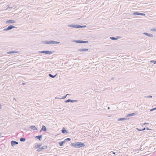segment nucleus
I'll return each mask as SVG.
<instances>
[{
  "mask_svg": "<svg viewBox=\"0 0 156 156\" xmlns=\"http://www.w3.org/2000/svg\"><path fill=\"white\" fill-rule=\"evenodd\" d=\"M71 145L75 148H80L85 146L84 144L83 143L79 142L72 143L71 144Z\"/></svg>",
  "mask_w": 156,
  "mask_h": 156,
  "instance_id": "f257e3e1",
  "label": "nucleus"
},
{
  "mask_svg": "<svg viewBox=\"0 0 156 156\" xmlns=\"http://www.w3.org/2000/svg\"><path fill=\"white\" fill-rule=\"evenodd\" d=\"M68 26L69 27H74L76 28H81L83 27H85L84 26H83L78 25H68Z\"/></svg>",
  "mask_w": 156,
  "mask_h": 156,
  "instance_id": "f03ea898",
  "label": "nucleus"
},
{
  "mask_svg": "<svg viewBox=\"0 0 156 156\" xmlns=\"http://www.w3.org/2000/svg\"><path fill=\"white\" fill-rule=\"evenodd\" d=\"M11 144L12 146L13 147L16 145L18 144V142L14 140H12L11 141Z\"/></svg>",
  "mask_w": 156,
  "mask_h": 156,
  "instance_id": "7ed1b4c3",
  "label": "nucleus"
},
{
  "mask_svg": "<svg viewBox=\"0 0 156 156\" xmlns=\"http://www.w3.org/2000/svg\"><path fill=\"white\" fill-rule=\"evenodd\" d=\"M47 146H44L38 149L37 151L38 152H40L42 150L45 149L47 148Z\"/></svg>",
  "mask_w": 156,
  "mask_h": 156,
  "instance_id": "20e7f679",
  "label": "nucleus"
},
{
  "mask_svg": "<svg viewBox=\"0 0 156 156\" xmlns=\"http://www.w3.org/2000/svg\"><path fill=\"white\" fill-rule=\"evenodd\" d=\"M16 23V21L15 20H9L6 21V23H9V24H12L13 23Z\"/></svg>",
  "mask_w": 156,
  "mask_h": 156,
  "instance_id": "39448f33",
  "label": "nucleus"
},
{
  "mask_svg": "<svg viewBox=\"0 0 156 156\" xmlns=\"http://www.w3.org/2000/svg\"><path fill=\"white\" fill-rule=\"evenodd\" d=\"M42 135H38L35 136V138L38 139L40 141H41L42 140Z\"/></svg>",
  "mask_w": 156,
  "mask_h": 156,
  "instance_id": "423d86ee",
  "label": "nucleus"
},
{
  "mask_svg": "<svg viewBox=\"0 0 156 156\" xmlns=\"http://www.w3.org/2000/svg\"><path fill=\"white\" fill-rule=\"evenodd\" d=\"M133 14L135 15H140L145 16V15L144 13H140L138 12H135L133 13Z\"/></svg>",
  "mask_w": 156,
  "mask_h": 156,
  "instance_id": "0eeeda50",
  "label": "nucleus"
},
{
  "mask_svg": "<svg viewBox=\"0 0 156 156\" xmlns=\"http://www.w3.org/2000/svg\"><path fill=\"white\" fill-rule=\"evenodd\" d=\"M30 128L33 130H37V128L34 126H32L30 127Z\"/></svg>",
  "mask_w": 156,
  "mask_h": 156,
  "instance_id": "6e6552de",
  "label": "nucleus"
},
{
  "mask_svg": "<svg viewBox=\"0 0 156 156\" xmlns=\"http://www.w3.org/2000/svg\"><path fill=\"white\" fill-rule=\"evenodd\" d=\"M47 131V129L46 127L44 126L43 125L42 126V128L40 130V131L41 132L42 131Z\"/></svg>",
  "mask_w": 156,
  "mask_h": 156,
  "instance_id": "1a4fd4ad",
  "label": "nucleus"
},
{
  "mask_svg": "<svg viewBox=\"0 0 156 156\" xmlns=\"http://www.w3.org/2000/svg\"><path fill=\"white\" fill-rule=\"evenodd\" d=\"M7 27L8 28V29L9 30H11L14 28H16L15 27L12 25H10L9 26Z\"/></svg>",
  "mask_w": 156,
  "mask_h": 156,
  "instance_id": "9d476101",
  "label": "nucleus"
},
{
  "mask_svg": "<svg viewBox=\"0 0 156 156\" xmlns=\"http://www.w3.org/2000/svg\"><path fill=\"white\" fill-rule=\"evenodd\" d=\"M42 145L41 144H38L35 146V148H39L40 147H41V146Z\"/></svg>",
  "mask_w": 156,
  "mask_h": 156,
  "instance_id": "9b49d317",
  "label": "nucleus"
},
{
  "mask_svg": "<svg viewBox=\"0 0 156 156\" xmlns=\"http://www.w3.org/2000/svg\"><path fill=\"white\" fill-rule=\"evenodd\" d=\"M75 42L78 43H85L88 42V41H74Z\"/></svg>",
  "mask_w": 156,
  "mask_h": 156,
  "instance_id": "f8f14e48",
  "label": "nucleus"
},
{
  "mask_svg": "<svg viewBox=\"0 0 156 156\" xmlns=\"http://www.w3.org/2000/svg\"><path fill=\"white\" fill-rule=\"evenodd\" d=\"M39 52L40 53H44L47 54H49V51H39Z\"/></svg>",
  "mask_w": 156,
  "mask_h": 156,
  "instance_id": "ddd939ff",
  "label": "nucleus"
},
{
  "mask_svg": "<svg viewBox=\"0 0 156 156\" xmlns=\"http://www.w3.org/2000/svg\"><path fill=\"white\" fill-rule=\"evenodd\" d=\"M18 52L17 51H10L9 52H7V53L8 54H12V53H18Z\"/></svg>",
  "mask_w": 156,
  "mask_h": 156,
  "instance_id": "4468645a",
  "label": "nucleus"
},
{
  "mask_svg": "<svg viewBox=\"0 0 156 156\" xmlns=\"http://www.w3.org/2000/svg\"><path fill=\"white\" fill-rule=\"evenodd\" d=\"M88 49H79L78 51H88Z\"/></svg>",
  "mask_w": 156,
  "mask_h": 156,
  "instance_id": "2eb2a0df",
  "label": "nucleus"
},
{
  "mask_svg": "<svg viewBox=\"0 0 156 156\" xmlns=\"http://www.w3.org/2000/svg\"><path fill=\"white\" fill-rule=\"evenodd\" d=\"M26 140V139L25 138L21 137L20 138V141L21 142H24Z\"/></svg>",
  "mask_w": 156,
  "mask_h": 156,
  "instance_id": "dca6fc26",
  "label": "nucleus"
},
{
  "mask_svg": "<svg viewBox=\"0 0 156 156\" xmlns=\"http://www.w3.org/2000/svg\"><path fill=\"white\" fill-rule=\"evenodd\" d=\"M62 132L63 133H66L67 131H66V130H65V129L64 128H62Z\"/></svg>",
  "mask_w": 156,
  "mask_h": 156,
  "instance_id": "f3484780",
  "label": "nucleus"
},
{
  "mask_svg": "<svg viewBox=\"0 0 156 156\" xmlns=\"http://www.w3.org/2000/svg\"><path fill=\"white\" fill-rule=\"evenodd\" d=\"M135 115V113H133L131 114H128L127 115V116H131Z\"/></svg>",
  "mask_w": 156,
  "mask_h": 156,
  "instance_id": "a211bd4d",
  "label": "nucleus"
},
{
  "mask_svg": "<svg viewBox=\"0 0 156 156\" xmlns=\"http://www.w3.org/2000/svg\"><path fill=\"white\" fill-rule=\"evenodd\" d=\"M144 34H145L146 35L148 36H149V37H150V36H152V34H148V33H144Z\"/></svg>",
  "mask_w": 156,
  "mask_h": 156,
  "instance_id": "6ab92c4d",
  "label": "nucleus"
},
{
  "mask_svg": "<svg viewBox=\"0 0 156 156\" xmlns=\"http://www.w3.org/2000/svg\"><path fill=\"white\" fill-rule=\"evenodd\" d=\"M65 143V141H62L59 143V144L60 146H62L63 145V144Z\"/></svg>",
  "mask_w": 156,
  "mask_h": 156,
  "instance_id": "aec40b11",
  "label": "nucleus"
},
{
  "mask_svg": "<svg viewBox=\"0 0 156 156\" xmlns=\"http://www.w3.org/2000/svg\"><path fill=\"white\" fill-rule=\"evenodd\" d=\"M51 43H59V42H55V41H50Z\"/></svg>",
  "mask_w": 156,
  "mask_h": 156,
  "instance_id": "412c9836",
  "label": "nucleus"
},
{
  "mask_svg": "<svg viewBox=\"0 0 156 156\" xmlns=\"http://www.w3.org/2000/svg\"><path fill=\"white\" fill-rule=\"evenodd\" d=\"M70 140H71V139L70 138H67L65 139L64 141L65 142V141H66L67 140L69 141Z\"/></svg>",
  "mask_w": 156,
  "mask_h": 156,
  "instance_id": "4be33fe9",
  "label": "nucleus"
},
{
  "mask_svg": "<svg viewBox=\"0 0 156 156\" xmlns=\"http://www.w3.org/2000/svg\"><path fill=\"white\" fill-rule=\"evenodd\" d=\"M137 129L139 131H142L145 130V128H144L143 129H140L138 128H137Z\"/></svg>",
  "mask_w": 156,
  "mask_h": 156,
  "instance_id": "5701e85b",
  "label": "nucleus"
},
{
  "mask_svg": "<svg viewBox=\"0 0 156 156\" xmlns=\"http://www.w3.org/2000/svg\"><path fill=\"white\" fill-rule=\"evenodd\" d=\"M126 118H120L118 120L120 121V120H126Z\"/></svg>",
  "mask_w": 156,
  "mask_h": 156,
  "instance_id": "b1692460",
  "label": "nucleus"
},
{
  "mask_svg": "<svg viewBox=\"0 0 156 156\" xmlns=\"http://www.w3.org/2000/svg\"><path fill=\"white\" fill-rule=\"evenodd\" d=\"M43 43H44V44H49V41H43L42 42Z\"/></svg>",
  "mask_w": 156,
  "mask_h": 156,
  "instance_id": "393cba45",
  "label": "nucleus"
},
{
  "mask_svg": "<svg viewBox=\"0 0 156 156\" xmlns=\"http://www.w3.org/2000/svg\"><path fill=\"white\" fill-rule=\"evenodd\" d=\"M56 74L54 76H53L52 75H51V74H49V76H50V77H52V78H54V77L55 76H56Z\"/></svg>",
  "mask_w": 156,
  "mask_h": 156,
  "instance_id": "a878e982",
  "label": "nucleus"
},
{
  "mask_svg": "<svg viewBox=\"0 0 156 156\" xmlns=\"http://www.w3.org/2000/svg\"><path fill=\"white\" fill-rule=\"evenodd\" d=\"M8 27H7V28H5L4 29V30H3L4 31H7V30H9L8 29Z\"/></svg>",
  "mask_w": 156,
  "mask_h": 156,
  "instance_id": "bb28decb",
  "label": "nucleus"
},
{
  "mask_svg": "<svg viewBox=\"0 0 156 156\" xmlns=\"http://www.w3.org/2000/svg\"><path fill=\"white\" fill-rule=\"evenodd\" d=\"M151 62H154V64L156 63V61H151Z\"/></svg>",
  "mask_w": 156,
  "mask_h": 156,
  "instance_id": "cd10ccee",
  "label": "nucleus"
},
{
  "mask_svg": "<svg viewBox=\"0 0 156 156\" xmlns=\"http://www.w3.org/2000/svg\"><path fill=\"white\" fill-rule=\"evenodd\" d=\"M155 109H156V107L155 108H153V109H151V111H153V110H155Z\"/></svg>",
  "mask_w": 156,
  "mask_h": 156,
  "instance_id": "c85d7f7f",
  "label": "nucleus"
},
{
  "mask_svg": "<svg viewBox=\"0 0 156 156\" xmlns=\"http://www.w3.org/2000/svg\"><path fill=\"white\" fill-rule=\"evenodd\" d=\"M111 38L113 40H115L116 38L114 37H111Z\"/></svg>",
  "mask_w": 156,
  "mask_h": 156,
  "instance_id": "c756f323",
  "label": "nucleus"
},
{
  "mask_svg": "<svg viewBox=\"0 0 156 156\" xmlns=\"http://www.w3.org/2000/svg\"><path fill=\"white\" fill-rule=\"evenodd\" d=\"M2 105L0 104V109H2Z\"/></svg>",
  "mask_w": 156,
  "mask_h": 156,
  "instance_id": "7c9ffc66",
  "label": "nucleus"
},
{
  "mask_svg": "<svg viewBox=\"0 0 156 156\" xmlns=\"http://www.w3.org/2000/svg\"><path fill=\"white\" fill-rule=\"evenodd\" d=\"M70 100H67V101H66V102H69V101H70Z\"/></svg>",
  "mask_w": 156,
  "mask_h": 156,
  "instance_id": "2f4dec72",
  "label": "nucleus"
},
{
  "mask_svg": "<svg viewBox=\"0 0 156 156\" xmlns=\"http://www.w3.org/2000/svg\"><path fill=\"white\" fill-rule=\"evenodd\" d=\"M22 84L23 85H25L26 84V83H22Z\"/></svg>",
  "mask_w": 156,
  "mask_h": 156,
  "instance_id": "473e14b6",
  "label": "nucleus"
},
{
  "mask_svg": "<svg viewBox=\"0 0 156 156\" xmlns=\"http://www.w3.org/2000/svg\"><path fill=\"white\" fill-rule=\"evenodd\" d=\"M148 98H151L152 97V96H149L148 97H147Z\"/></svg>",
  "mask_w": 156,
  "mask_h": 156,
  "instance_id": "72a5a7b5",
  "label": "nucleus"
},
{
  "mask_svg": "<svg viewBox=\"0 0 156 156\" xmlns=\"http://www.w3.org/2000/svg\"><path fill=\"white\" fill-rule=\"evenodd\" d=\"M112 152L113 154H115V153L114 152L112 151Z\"/></svg>",
  "mask_w": 156,
  "mask_h": 156,
  "instance_id": "f704fd0d",
  "label": "nucleus"
},
{
  "mask_svg": "<svg viewBox=\"0 0 156 156\" xmlns=\"http://www.w3.org/2000/svg\"><path fill=\"white\" fill-rule=\"evenodd\" d=\"M146 129H147V130H150V129L148 128H146Z\"/></svg>",
  "mask_w": 156,
  "mask_h": 156,
  "instance_id": "c9c22d12",
  "label": "nucleus"
},
{
  "mask_svg": "<svg viewBox=\"0 0 156 156\" xmlns=\"http://www.w3.org/2000/svg\"><path fill=\"white\" fill-rule=\"evenodd\" d=\"M148 124V123H145L144 124V125H145V124Z\"/></svg>",
  "mask_w": 156,
  "mask_h": 156,
  "instance_id": "e433bc0d",
  "label": "nucleus"
},
{
  "mask_svg": "<svg viewBox=\"0 0 156 156\" xmlns=\"http://www.w3.org/2000/svg\"><path fill=\"white\" fill-rule=\"evenodd\" d=\"M1 133H0V136H1ZM1 137V136H0V138Z\"/></svg>",
  "mask_w": 156,
  "mask_h": 156,
  "instance_id": "4c0bfd02",
  "label": "nucleus"
},
{
  "mask_svg": "<svg viewBox=\"0 0 156 156\" xmlns=\"http://www.w3.org/2000/svg\"><path fill=\"white\" fill-rule=\"evenodd\" d=\"M68 95V94H67L66 96H67Z\"/></svg>",
  "mask_w": 156,
  "mask_h": 156,
  "instance_id": "58836bf2",
  "label": "nucleus"
}]
</instances>
